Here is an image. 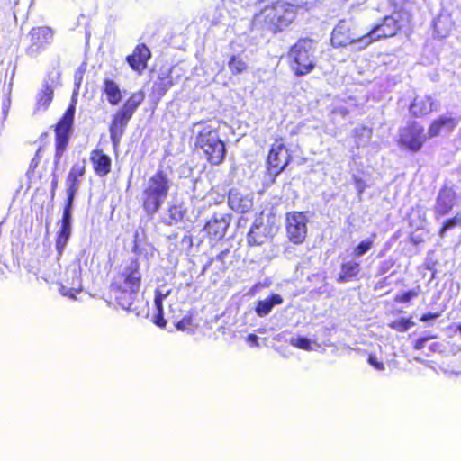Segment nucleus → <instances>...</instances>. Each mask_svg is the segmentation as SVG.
Listing matches in <instances>:
<instances>
[{"label":"nucleus","instance_id":"46","mask_svg":"<svg viewBox=\"0 0 461 461\" xmlns=\"http://www.w3.org/2000/svg\"><path fill=\"white\" fill-rule=\"evenodd\" d=\"M434 337L433 336H426V337H421V338H419L418 339H416L413 343V348L415 350H421L424 347V343L431 339H433Z\"/></svg>","mask_w":461,"mask_h":461},{"label":"nucleus","instance_id":"38","mask_svg":"<svg viewBox=\"0 0 461 461\" xmlns=\"http://www.w3.org/2000/svg\"><path fill=\"white\" fill-rule=\"evenodd\" d=\"M289 343L290 345L305 351H311L312 349L311 340L305 337L292 338Z\"/></svg>","mask_w":461,"mask_h":461},{"label":"nucleus","instance_id":"50","mask_svg":"<svg viewBox=\"0 0 461 461\" xmlns=\"http://www.w3.org/2000/svg\"><path fill=\"white\" fill-rule=\"evenodd\" d=\"M355 185H356V186L357 188V191L359 193H363V191H364V189L366 187L365 182L362 179H360V178H355Z\"/></svg>","mask_w":461,"mask_h":461},{"label":"nucleus","instance_id":"20","mask_svg":"<svg viewBox=\"0 0 461 461\" xmlns=\"http://www.w3.org/2000/svg\"><path fill=\"white\" fill-rule=\"evenodd\" d=\"M150 58L151 52L147 45L139 43L133 49L132 53L126 57V61L132 70L141 74L147 68Z\"/></svg>","mask_w":461,"mask_h":461},{"label":"nucleus","instance_id":"31","mask_svg":"<svg viewBox=\"0 0 461 461\" xmlns=\"http://www.w3.org/2000/svg\"><path fill=\"white\" fill-rule=\"evenodd\" d=\"M261 229V225L254 224L251 226L247 237L249 246H260L267 241V237Z\"/></svg>","mask_w":461,"mask_h":461},{"label":"nucleus","instance_id":"45","mask_svg":"<svg viewBox=\"0 0 461 461\" xmlns=\"http://www.w3.org/2000/svg\"><path fill=\"white\" fill-rule=\"evenodd\" d=\"M230 249H226L221 250L220 253H218L215 258H211L208 261V265H211L214 260L220 261L221 263H224L225 258L229 255Z\"/></svg>","mask_w":461,"mask_h":461},{"label":"nucleus","instance_id":"41","mask_svg":"<svg viewBox=\"0 0 461 461\" xmlns=\"http://www.w3.org/2000/svg\"><path fill=\"white\" fill-rule=\"evenodd\" d=\"M171 291L167 290L166 292H163L161 290L156 289L155 290V298H154V303L156 308H161L163 307V301L170 294Z\"/></svg>","mask_w":461,"mask_h":461},{"label":"nucleus","instance_id":"9","mask_svg":"<svg viewBox=\"0 0 461 461\" xmlns=\"http://www.w3.org/2000/svg\"><path fill=\"white\" fill-rule=\"evenodd\" d=\"M76 113V104L71 103L57 123L54 125L55 134V161L58 163L66 151L72 135L74 119Z\"/></svg>","mask_w":461,"mask_h":461},{"label":"nucleus","instance_id":"6","mask_svg":"<svg viewBox=\"0 0 461 461\" xmlns=\"http://www.w3.org/2000/svg\"><path fill=\"white\" fill-rule=\"evenodd\" d=\"M194 149L201 150L206 161L212 166H219L225 160L226 145L220 137L218 127H203L195 137Z\"/></svg>","mask_w":461,"mask_h":461},{"label":"nucleus","instance_id":"16","mask_svg":"<svg viewBox=\"0 0 461 461\" xmlns=\"http://www.w3.org/2000/svg\"><path fill=\"white\" fill-rule=\"evenodd\" d=\"M228 204L236 213L245 214L253 208V197L250 194L234 187L229 191Z\"/></svg>","mask_w":461,"mask_h":461},{"label":"nucleus","instance_id":"26","mask_svg":"<svg viewBox=\"0 0 461 461\" xmlns=\"http://www.w3.org/2000/svg\"><path fill=\"white\" fill-rule=\"evenodd\" d=\"M54 97L53 87L49 84H44L42 88L39 91L36 96L35 110L36 111H46Z\"/></svg>","mask_w":461,"mask_h":461},{"label":"nucleus","instance_id":"12","mask_svg":"<svg viewBox=\"0 0 461 461\" xmlns=\"http://www.w3.org/2000/svg\"><path fill=\"white\" fill-rule=\"evenodd\" d=\"M82 291L81 262L72 260L66 268L65 276L59 282V292L63 296L76 299Z\"/></svg>","mask_w":461,"mask_h":461},{"label":"nucleus","instance_id":"35","mask_svg":"<svg viewBox=\"0 0 461 461\" xmlns=\"http://www.w3.org/2000/svg\"><path fill=\"white\" fill-rule=\"evenodd\" d=\"M388 326L398 331V332H404L408 330L410 328L414 326V322L411 321V318H400L396 319L393 321H391Z\"/></svg>","mask_w":461,"mask_h":461},{"label":"nucleus","instance_id":"43","mask_svg":"<svg viewBox=\"0 0 461 461\" xmlns=\"http://www.w3.org/2000/svg\"><path fill=\"white\" fill-rule=\"evenodd\" d=\"M395 265V260L394 259H386V260H384L383 262H381L380 266H379V268H378V273L380 275H384L385 273H387L388 271H390Z\"/></svg>","mask_w":461,"mask_h":461},{"label":"nucleus","instance_id":"27","mask_svg":"<svg viewBox=\"0 0 461 461\" xmlns=\"http://www.w3.org/2000/svg\"><path fill=\"white\" fill-rule=\"evenodd\" d=\"M173 78L169 72L158 76L152 86V94L158 98L164 96L167 92L173 86Z\"/></svg>","mask_w":461,"mask_h":461},{"label":"nucleus","instance_id":"34","mask_svg":"<svg viewBox=\"0 0 461 461\" xmlns=\"http://www.w3.org/2000/svg\"><path fill=\"white\" fill-rule=\"evenodd\" d=\"M376 237L375 233H373L370 237L361 240L353 249V256L356 258L361 257L367 253L374 246V240Z\"/></svg>","mask_w":461,"mask_h":461},{"label":"nucleus","instance_id":"29","mask_svg":"<svg viewBox=\"0 0 461 461\" xmlns=\"http://www.w3.org/2000/svg\"><path fill=\"white\" fill-rule=\"evenodd\" d=\"M72 230L60 228L56 233L55 236V248L57 250V258L58 260L63 254V251L70 239Z\"/></svg>","mask_w":461,"mask_h":461},{"label":"nucleus","instance_id":"47","mask_svg":"<svg viewBox=\"0 0 461 461\" xmlns=\"http://www.w3.org/2000/svg\"><path fill=\"white\" fill-rule=\"evenodd\" d=\"M41 160L38 158L33 157L29 164V167L27 170V176H31L34 174L36 168L39 167Z\"/></svg>","mask_w":461,"mask_h":461},{"label":"nucleus","instance_id":"19","mask_svg":"<svg viewBox=\"0 0 461 461\" xmlns=\"http://www.w3.org/2000/svg\"><path fill=\"white\" fill-rule=\"evenodd\" d=\"M86 170V160L74 163L66 176L67 197L75 198Z\"/></svg>","mask_w":461,"mask_h":461},{"label":"nucleus","instance_id":"30","mask_svg":"<svg viewBox=\"0 0 461 461\" xmlns=\"http://www.w3.org/2000/svg\"><path fill=\"white\" fill-rule=\"evenodd\" d=\"M228 68L232 76H239L249 69L247 61L240 55H231L228 61Z\"/></svg>","mask_w":461,"mask_h":461},{"label":"nucleus","instance_id":"18","mask_svg":"<svg viewBox=\"0 0 461 461\" xmlns=\"http://www.w3.org/2000/svg\"><path fill=\"white\" fill-rule=\"evenodd\" d=\"M89 161L95 175L98 177H105L112 172V158L102 148H95L90 151Z\"/></svg>","mask_w":461,"mask_h":461},{"label":"nucleus","instance_id":"37","mask_svg":"<svg viewBox=\"0 0 461 461\" xmlns=\"http://www.w3.org/2000/svg\"><path fill=\"white\" fill-rule=\"evenodd\" d=\"M167 212L170 219L169 224L182 221L185 212L180 204L176 203L169 205Z\"/></svg>","mask_w":461,"mask_h":461},{"label":"nucleus","instance_id":"2","mask_svg":"<svg viewBox=\"0 0 461 461\" xmlns=\"http://www.w3.org/2000/svg\"><path fill=\"white\" fill-rule=\"evenodd\" d=\"M298 5L276 1L265 6L253 16L251 26L258 32L278 34L287 30L295 21Z\"/></svg>","mask_w":461,"mask_h":461},{"label":"nucleus","instance_id":"54","mask_svg":"<svg viewBox=\"0 0 461 461\" xmlns=\"http://www.w3.org/2000/svg\"><path fill=\"white\" fill-rule=\"evenodd\" d=\"M48 135H49L48 132H43V133L41 134L40 138L44 140V139L48 138Z\"/></svg>","mask_w":461,"mask_h":461},{"label":"nucleus","instance_id":"14","mask_svg":"<svg viewBox=\"0 0 461 461\" xmlns=\"http://www.w3.org/2000/svg\"><path fill=\"white\" fill-rule=\"evenodd\" d=\"M457 204V194L455 189L447 185H443L436 196L433 205V214L436 220H440L449 214Z\"/></svg>","mask_w":461,"mask_h":461},{"label":"nucleus","instance_id":"5","mask_svg":"<svg viewBox=\"0 0 461 461\" xmlns=\"http://www.w3.org/2000/svg\"><path fill=\"white\" fill-rule=\"evenodd\" d=\"M146 98L143 90L132 92L112 116L109 124L110 140L114 148L120 144L121 139L124 134L128 124L138 108L143 104Z\"/></svg>","mask_w":461,"mask_h":461},{"label":"nucleus","instance_id":"17","mask_svg":"<svg viewBox=\"0 0 461 461\" xmlns=\"http://www.w3.org/2000/svg\"><path fill=\"white\" fill-rule=\"evenodd\" d=\"M229 225L228 214L214 212L205 223L203 230L210 240H220L225 236Z\"/></svg>","mask_w":461,"mask_h":461},{"label":"nucleus","instance_id":"49","mask_svg":"<svg viewBox=\"0 0 461 461\" xmlns=\"http://www.w3.org/2000/svg\"><path fill=\"white\" fill-rule=\"evenodd\" d=\"M246 340L253 346H258V337L256 334H249L246 338Z\"/></svg>","mask_w":461,"mask_h":461},{"label":"nucleus","instance_id":"8","mask_svg":"<svg viewBox=\"0 0 461 461\" xmlns=\"http://www.w3.org/2000/svg\"><path fill=\"white\" fill-rule=\"evenodd\" d=\"M292 160L293 155L285 145V138L275 137L266 158L265 185L275 184L277 176L286 169Z\"/></svg>","mask_w":461,"mask_h":461},{"label":"nucleus","instance_id":"32","mask_svg":"<svg viewBox=\"0 0 461 461\" xmlns=\"http://www.w3.org/2000/svg\"><path fill=\"white\" fill-rule=\"evenodd\" d=\"M409 225L420 229L426 222V214L420 206L412 207L407 214Z\"/></svg>","mask_w":461,"mask_h":461},{"label":"nucleus","instance_id":"22","mask_svg":"<svg viewBox=\"0 0 461 461\" xmlns=\"http://www.w3.org/2000/svg\"><path fill=\"white\" fill-rule=\"evenodd\" d=\"M456 126V122L453 117L438 116L432 120L428 128L429 138H435L439 136L441 133H449Z\"/></svg>","mask_w":461,"mask_h":461},{"label":"nucleus","instance_id":"3","mask_svg":"<svg viewBox=\"0 0 461 461\" xmlns=\"http://www.w3.org/2000/svg\"><path fill=\"white\" fill-rule=\"evenodd\" d=\"M288 66L295 77L312 73L317 67L314 41L299 38L287 51Z\"/></svg>","mask_w":461,"mask_h":461},{"label":"nucleus","instance_id":"55","mask_svg":"<svg viewBox=\"0 0 461 461\" xmlns=\"http://www.w3.org/2000/svg\"><path fill=\"white\" fill-rule=\"evenodd\" d=\"M439 344L438 343H434L432 346H431V348L434 350L437 347H438Z\"/></svg>","mask_w":461,"mask_h":461},{"label":"nucleus","instance_id":"25","mask_svg":"<svg viewBox=\"0 0 461 461\" xmlns=\"http://www.w3.org/2000/svg\"><path fill=\"white\" fill-rule=\"evenodd\" d=\"M283 298L278 294H271L264 300H259L255 306V312L258 316L264 317L270 313L275 305L281 304Z\"/></svg>","mask_w":461,"mask_h":461},{"label":"nucleus","instance_id":"52","mask_svg":"<svg viewBox=\"0 0 461 461\" xmlns=\"http://www.w3.org/2000/svg\"><path fill=\"white\" fill-rule=\"evenodd\" d=\"M44 151H45V147L44 146H40L37 149V150H36V152L34 154V157L38 158V159L41 160Z\"/></svg>","mask_w":461,"mask_h":461},{"label":"nucleus","instance_id":"44","mask_svg":"<svg viewBox=\"0 0 461 461\" xmlns=\"http://www.w3.org/2000/svg\"><path fill=\"white\" fill-rule=\"evenodd\" d=\"M367 361L376 370H379V371L384 370V364L382 361H379L377 359V357H375V355L369 354Z\"/></svg>","mask_w":461,"mask_h":461},{"label":"nucleus","instance_id":"33","mask_svg":"<svg viewBox=\"0 0 461 461\" xmlns=\"http://www.w3.org/2000/svg\"><path fill=\"white\" fill-rule=\"evenodd\" d=\"M75 198L67 197L63 208V213L60 220V228L69 229L71 228L72 221V208Z\"/></svg>","mask_w":461,"mask_h":461},{"label":"nucleus","instance_id":"36","mask_svg":"<svg viewBox=\"0 0 461 461\" xmlns=\"http://www.w3.org/2000/svg\"><path fill=\"white\" fill-rule=\"evenodd\" d=\"M60 268V265L56 263V265L51 269L46 266H42V267L40 269V272L41 273L42 278L46 282H53L54 279L59 275Z\"/></svg>","mask_w":461,"mask_h":461},{"label":"nucleus","instance_id":"1","mask_svg":"<svg viewBox=\"0 0 461 461\" xmlns=\"http://www.w3.org/2000/svg\"><path fill=\"white\" fill-rule=\"evenodd\" d=\"M143 281L141 263L138 258L124 261L108 287V301L115 307L135 312V303Z\"/></svg>","mask_w":461,"mask_h":461},{"label":"nucleus","instance_id":"13","mask_svg":"<svg viewBox=\"0 0 461 461\" xmlns=\"http://www.w3.org/2000/svg\"><path fill=\"white\" fill-rule=\"evenodd\" d=\"M331 44L335 48L346 47L352 44L362 43V47L366 48V38L363 35H358L355 31L352 24L341 20L334 27L330 37Z\"/></svg>","mask_w":461,"mask_h":461},{"label":"nucleus","instance_id":"56","mask_svg":"<svg viewBox=\"0 0 461 461\" xmlns=\"http://www.w3.org/2000/svg\"><path fill=\"white\" fill-rule=\"evenodd\" d=\"M457 329H458L459 332L461 333V323L458 325Z\"/></svg>","mask_w":461,"mask_h":461},{"label":"nucleus","instance_id":"53","mask_svg":"<svg viewBox=\"0 0 461 461\" xmlns=\"http://www.w3.org/2000/svg\"><path fill=\"white\" fill-rule=\"evenodd\" d=\"M58 186V179L55 177L51 182V191L55 192L56 188Z\"/></svg>","mask_w":461,"mask_h":461},{"label":"nucleus","instance_id":"21","mask_svg":"<svg viewBox=\"0 0 461 461\" xmlns=\"http://www.w3.org/2000/svg\"><path fill=\"white\" fill-rule=\"evenodd\" d=\"M437 110L435 101L429 95L415 97L410 105V113L412 117L420 118L427 116Z\"/></svg>","mask_w":461,"mask_h":461},{"label":"nucleus","instance_id":"40","mask_svg":"<svg viewBox=\"0 0 461 461\" xmlns=\"http://www.w3.org/2000/svg\"><path fill=\"white\" fill-rule=\"evenodd\" d=\"M418 295H419V292L414 289H411L407 292L397 294L394 297V301L397 303H408L411 299L417 297Z\"/></svg>","mask_w":461,"mask_h":461},{"label":"nucleus","instance_id":"39","mask_svg":"<svg viewBox=\"0 0 461 461\" xmlns=\"http://www.w3.org/2000/svg\"><path fill=\"white\" fill-rule=\"evenodd\" d=\"M175 326L178 330H192V327L194 326L193 314L188 313L185 315L181 320L176 322Z\"/></svg>","mask_w":461,"mask_h":461},{"label":"nucleus","instance_id":"15","mask_svg":"<svg viewBox=\"0 0 461 461\" xmlns=\"http://www.w3.org/2000/svg\"><path fill=\"white\" fill-rule=\"evenodd\" d=\"M53 30L49 26L32 27L28 33L29 44L25 50L27 55L33 57L39 54L51 42Z\"/></svg>","mask_w":461,"mask_h":461},{"label":"nucleus","instance_id":"4","mask_svg":"<svg viewBox=\"0 0 461 461\" xmlns=\"http://www.w3.org/2000/svg\"><path fill=\"white\" fill-rule=\"evenodd\" d=\"M170 186L169 177L162 169L149 178L141 193V206L147 214L153 215L158 212L168 195Z\"/></svg>","mask_w":461,"mask_h":461},{"label":"nucleus","instance_id":"51","mask_svg":"<svg viewBox=\"0 0 461 461\" xmlns=\"http://www.w3.org/2000/svg\"><path fill=\"white\" fill-rule=\"evenodd\" d=\"M410 242L413 245H419L423 242V239L420 236L410 235L409 237Z\"/></svg>","mask_w":461,"mask_h":461},{"label":"nucleus","instance_id":"11","mask_svg":"<svg viewBox=\"0 0 461 461\" xmlns=\"http://www.w3.org/2000/svg\"><path fill=\"white\" fill-rule=\"evenodd\" d=\"M307 212L293 211L285 213V232L294 245L303 244L307 237Z\"/></svg>","mask_w":461,"mask_h":461},{"label":"nucleus","instance_id":"28","mask_svg":"<svg viewBox=\"0 0 461 461\" xmlns=\"http://www.w3.org/2000/svg\"><path fill=\"white\" fill-rule=\"evenodd\" d=\"M461 227V212H456L451 217L445 219L438 230L440 238H445L447 233L456 228Z\"/></svg>","mask_w":461,"mask_h":461},{"label":"nucleus","instance_id":"48","mask_svg":"<svg viewBox=\"0 0 461 461\" xmlns=\"http://www.w3.org/2000/svg\"><path fill=\"white\" fill-rule=\"evenodd\" d=\"M440 316V312H426L424 314H422L420 318V320L421 321H429L430 320H433V319H436L438 317Z\"/></svg>","mask_w":461,"mask_h":461},{"label":"nucleus","instance_id":"7","mask_svg":"<svg viewBox=\"0 0 461 461\" xmlns=\"http://www.w3.org/2000/svg\"><path fill=\"white\" fill-rule=\"evenodd\" d=\"M412 15L407 10H394L375 24L370 31L364 34L366 46L373 42L396 36L403 27L410 25Z\"/></svg>","mask_w":461,"mask_h":461},{"label":"nucleus","instance_id":"24","mask_svg":"<svg viewBox=\"0 0 461 461\" xmlns=\"http://www.w3.org/2000/svg\"><path fill=\"white\" fill-rule=\"evenodd\" d=\"M359 273L360 264L358 262L353 260L343 262L340 266V273L337 277V282L346 283L357 279Z\"/></svg>","mask_w":461,"mask_h":461},{"label":"nucleus","instance_id":"10","mask_svg":"<svg viewBox=\"0 0 461 461\" xmlns=\"http://www.w3.org/2000/svg\"><path fill=\"white\" fill-rule=\"evenodd\" d=\"M429 138L425 128L418 122H409L399 131L397 144L402 149L417 153L420 152Z\"/></svg>","mask_w":461,"mask_h":461},{"label":"nucleus","instance_id":"42","mask_svg":"<svg viewBox=\"0 0 461 461\" xmlns=\"http://www.w3.org/2000/svg\"><path fill=\"white\" fill-rule=\"evenodd\" d=\"M156 310L157 312L153 317V322L160 328H165L167 325V320L164 318L163 307H161L160 309L156 308Z\"/></svg>","mask_w":461,"mask_h":461},{"label":"nucleus","instance_id":"23","mask_svg":"<svg viewBox=\"0 0 461 461\" xmlns=\"http://www.w3.org/2000/svg\"><path fill=\"white\" fill-rule=\"evenodd\" d=\"M102 92L105 95L107 102L113 106L117 105L122 99L119 85L113 79H104Z\"/></svg>","mask_w":461,"mask_h":461}]
</instances>
